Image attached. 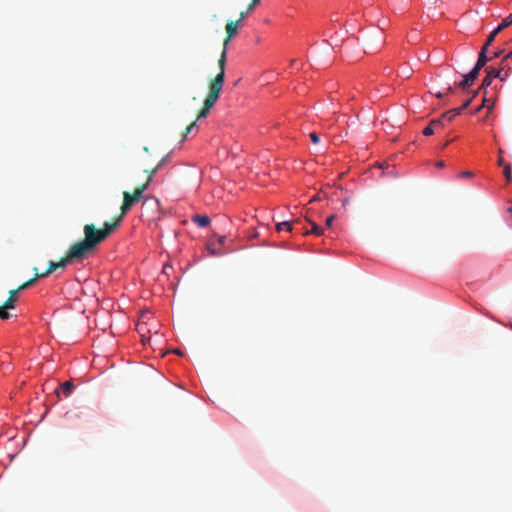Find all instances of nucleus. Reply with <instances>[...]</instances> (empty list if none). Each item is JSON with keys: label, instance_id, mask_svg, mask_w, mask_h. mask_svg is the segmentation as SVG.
I'll use <instances>...</instances> for the list:
<instances>
[{"label": "nucleus", "instance_id": "a878e982", "mask_svg": "<svg viewBox=\"0 0 512 512\" xmlns=\"http://www.w3.org/2000/svg\"><path fill=\"white\" fill-rule=\"evenodd\" d=\"M463 110L464 109L462 108V106H460L458 108H453V109L449 110V114L456 117L457 115H460Z\"/></svg>", "mask_w": 512, "mask_h": 512}, {"label": "nucleus", "instance_id": "4be33fe9", "mask_svg": "<svg viewBox=\"0 0 512 512\" xmlns=\"http://www.w3.org/2000/svg\"><path fill=\"white\" fill-rule=\"evenodd\" d=\"M500 32L497 30V28H495L487 37L486 39V46H490L491 43L494 41L495 37L499 34Z\"/></svg>", "mask_w": 512, "mask_h": 512}, {"label": "nucleus", "instance_id": "5701e85b", "mask_svg": "<svg viewBox=\"0 0 512 512\" xmlns=\"http://www.w3.org/2000/svg\"><path fill=\"white\" fill-rule=\"evenodd\" d=\"M10 308H4V304L0 306V318L2 320H7L11 317L10 313L8 312Z\"/></svg>", "mask_w": 512, "mask_h": 512}, {"label": "nucleus", "instance_id": "c85d7f7f", "mask_svg": "<svg viewBox=\"0 0 512 512\" xmlns=\"http://www.w3.org/2000/svg\"><path fill=\"white\" fill-rule=\"evenodd\" d=\"M441 117L444 121H448V122L452 121L455 118V116H452L451 114H449V111L443 113Z\"/></svg>", "mask_w": 512, "mask_h": 512}, {"label": "nucleus", "instance_id": "9d476101", "mask_svg": "<svg viewBox=\"0 0 512 512\" xmlns=\"http://www.w3.org/2000/svg\"><path fill=\"white\" fill-rule=\"evenodd\" d=\"M482 90L484 91L482 104L473 111V114H477L483 107H486L488 110L494 107V100L487 97L486 89Z\"/></svg>", "mask_w": 512, "mask_h": 512}, {"label": "nucleus", "instance_id": "39448f33", "mask_svg": "<svg viewBox=\"0 0 512 512\" xmlns=\"http://www.w3.org/2000/svg\"><path fill=\"white\" fill-rule=\"evenodd\" d=\"M504 69L511 70L512 67L507 62H502V67L499 69L494 68L492 66H487L485 69L487 75L482 80V84L478 90L481 91L482 89H487L492 84L494 78H499L501 81H505L506 77L508 76V73L506 72L505 75L502 76L501 72Z\"/></svg>", "mask_w": 512, "mask_h": 512}, {"label": "nucleus", "instance_id": "f8f14e48", "mask_svg": "<svg viewBox=\"0 0 512 512\" xmlns=\"http://www.w3.org/2000/svg\"><path fill=\"white\" fill-rule=\"evenodd\" d=\"M145 331H148L144 325L143 322H138L136 324V333L138 334V336L140 337V340L142 342L143 345L146 344V340H149V337L147 338L145 336Z\"/></svg>", "mask_w": 512, "mask_h": 512}, {"label": "nucleus", "instance_id": "09e8293b", "mask_svg": "<svg viewBox=\"0 0 512 512\" xmlns=\"http://www.w3.org/2000/svg\"><path fill=\"white\" fill-rule=\"evenodd\" d=\"M174 352H175L176 354H179V355L181 354V352H180L179 350H175Z\"/></svg>", "mask_w": 512, "mask_h": 512}, {"label": "nucleus", "instance_id": "1a4fd4ad", "mask_svg": "<svg viewBox=\"0 0 512 512\" xmlns=\"http://www.w3.org/2000/svg\"><path fill=\"white\" fill-rule=\"evenodd\" d=\"M489 60L490 58H488L487 55H484V53H479L478 60L471 71L475 72V74L479 76L480 70L487 64Z\"/></svg>", "mask_w": 512, "mask_h": 512}, {"label": "nucleus", "instance_id": "2eb2a0df", "mask_svg": "<svg viewBox=\"0 0 512 512\" xmlns=\"http://www.w3.org/2000/svg\"><path fill=\"white\" fill-rule=\"evenodd\" d=\"M310 223H311L312 228L309 231L308 230L305 231L303 233L304 235L314 234V235L320 236L323 234V229L320 228L315 222L311 221Z\"/></svg>", "mask_w": 512, "mask_h": 512}, {"label": "nucleus", "instance_id": "72a5a7b5", "mask_svg": "<svg viewBox=\"0 0 512 512\" xmlns=\"http://www.w3.org/2000/svg\"><path fill=\"white\" fill-rule=\"evenodd\" d=\"M251 11L252 10H248V7L246 8L245 11H241L240 14H239L240 15V20L245 19Z\"/></svg>", "mask_w": 512, "mask_h": 512}, {"label": "nucleus", "instance_id": "4c0bfd02", "mask_svg": "<svg viewBox=\"0 0 512 512\" xmlns=\"http://www.w3.org/2000/svg\"><path fill=\"white\" fill-rule=\"evenodd\" d=\"M503 53V50H499L497 52H495L491 57H490V60L493 59V58H498L502 55Z\"/></svg>", "mask_w": 512, "mask_h": 512}, {"label": "nucleus", "instance_id": "ddd939ff", "mask_svg": "<svg viewBox=\"0 0 512 512\" xmlns=\"http://www.w3.org/2000/svg\"><path fill=\"white\" fill-rule=\"evenodd\" d=\"M125 377L122 378L119 375L110 376L108 379V386L110 388H117L120 384H124Z\"/></svg>", "mask_w": 512, "mask_h": 512}, {"label": "nucleus", "instance_id": "6ab92c4d", "mask_svg": "<svg viewBox=\"0 0 512 512\" xmlns=\"http://www.w3.org/2000/svg\"><path fill=\"white\" fill-rule=\"evenodd\" d=\"M351 197H352V195L350 192H348V191L344 192V195L341 198L342 207L344 210H346L348 208V206L350 204Z\"/></svg>", "mask_w": 512, "mask_h": 512}, {"label": "nucleus", "instance_id": "cd10ccee", "mask_svg": "<svg viewBox=\"0 0 512 512\" xmlns=\"http://www.w3.org/2000/svg\"><path fill=\"white\" fill-rule=\"evenodd\" d=\"M443 121H444V120L442 119V117H440V118H437V119L432 120V121L430 122V124L435 128V127H438V126L443 125Z\"/></svg>", "mask_w": 512, "mask_h": 512}, {"label": "nucleus", "instance_id": "f257e3e1", "mask_svg": "<svg viewBox=\"0 0 512 512\" xmlns=\"http://www.w3.org/2000/svg\"><path fill=\"white\" fill-rule=\"evenodd\" d=\"M122 220V215L113 221L106 222L102 229L96 228L94 224H86L83 228L84 239L72 245L69 249L70 258L83 260L93 253L112 232H114Z\"/></svg>", "mask_w": 512, "mask_h": 512}, {"label": "nucleus", "instance_id": "37998d69", "mask_svg": "<svg viewBox=\"0 0 512 512\" xmlns=\"http://www.w3.org/2000/svg\"><path fill=\"white\" fill-rule=\"evenodd\" d=\"M225 239H226L225 236H220L219 239H218V242L220 244H223L225 242Z\"/></svg>", "mask_w": 512, "mask_h": 512}, {"label": "nucleus", "instance_id": "de8ad7c7", "mask_svg": "<svg viewBox=\"0 0 512 512\" xmlns=\"http://www.w3.org/2000/svg\"><path fill=\"white\" fill-rule=\"evenodd\" d=\"M507 212H508V213L511 215V217H512V207H509V208L507 209Z\"/></svg>", "mask_w": 512, "mask_h": 512}, {"label": "nucleus", "instance_id": "a19ab883", "mask_svg": "<svg viewBox=\"0 0 512 512\" xmlns=\"http://www.w3.org/2000/svg\"><path fill=\"white\" fill-rule=\"evenodd\" d=\"M444 166H445L444 161H437V162H436V167H437V168L441 169V168H443Z\"/></svg>", "mask_w": 512, "mask_h": 512}, {"label": "nucleus", "instance_id": "7ed1b4c3", "mask_svg": "<svg viewBox=\"0 0 512 512\" xmlns=\"http://www.w3.org/2000/svg\"><path fill=\"white\" fill-rule=\"evenodd\" d=\"M164 164V160H161L156 166L151 168H145L144 172L146 175V180L144 183L135 187L134 191L130 193V207L137 203L143 196V192L150 185L153 176L157 173L159 168Z\"/></svg>", "mask_w": 512, "mask_h": 512}, {"label": "nucleus", "instance_id": "412c9836", "mask_svg": "<svg viewBox=\"0 0 512 512\" xmlns=\"http://www.w3.org/2000/svg\"><path fill=\"white\" fill-rule=\"evenodd\" d=\"M330 196H329V193L326 192V191H320L318 194H316L311 200H310V203L311 202H315V201H320L322 199H329Z\"/></svg>", "mask_w": 512, "mask_h": 512}, {"label": "nucleus", "instance_id": "a18cd8bd", "mask_svg": "<svg viewBox=\"0 0 512 512\" xmlns=\"http://www.w3.org/2000/svg\"><path fill=\"white\" fill-rule=\"evenodd\" d=\"M444 95H445V94H443V93H441V92H438V93L436 94V97H438V98H442Z\"/></svg>", "mask_w": 512, "mask_h": 512}, {"label": "nucleus", "instance_id": "20e7f679", "mask_svg": "<svg viewBox=\"0 0 512 512\" xmlns=\"http://www.w3.org/2000/svg\"><path fill=\"white\" fill-rule=\"evenodd\" d=\"M225 29H226V36H225L224 42H223V49H222L221 55L218 59L219 73H223V74H225L228 44H229L230 40L232 38H234L238 32L237 23H230L229 21H227Z\"/></svg>", "mask_w": 512, "mask_h": 512}, {"label": "nucleus", "instance_id": "a211bd4d", "mask_svg": "<svg viewBox=\"0 0 512 512\" xmlns=\"http://www.w3.org/2000/svg\"><path fill=\"white\" fill-rule=\"evenodd\" d=\"M343 192L344 191L341 186H335V189L331 193H329V196H330L329 199H333V198L340 199L344 195Z\"/></svg>", "mask_w": 512, "mask_h": 512}, {"label": "nucleus", "instance_id": "f3484780", "mask_svg": "<svg viewBox=\"0 0 512 512\" xmlns=\"http://www.w3.org/2000/svg\"><path fill=\"white\" fill-rule=\"evenodd\" d=\"M512 24V15H508L506 18L502 20V23L497 27V30L499 32L503 31L507 27H509Z\"/></svg>", "mask_w": 512, "mask_h": 512}, {"label": "nucleus", "instance_id": "393cba45", "mask_svg": "<svg viewBox=\"0 0 512 512\" xmlns=\"http://www.w3.org/2000/svg\"><path fill=\"white\" fill-rule=\"evenodd\" d=\"M479 92H480L479 90L475 91V92L473 93V95H472L470 98H468L466 101H464V103H463V105H462V108H463V109H466V108L470 105V103L472 102L473 98H474V97H475Z\"/></svg>", "mask_w": 512, "mask_h": 512}, {"label": "nucleus", "instance_id": "c03bdc74", "mask_svg": "<svg viewBox=\"0 0 512 512\" xmlns=\"http://www.w3.org/2000/svg\"><path fill=\"white\" fill-rule=\"evenodd\" d=\"M209 249H211V251H212V254H213V255L218 254V252L216 251V249L212 248V244H210V245H209Z\"/></svg>", "mask_w": 512, "mask_h": 512}, {"label": "nucleus", "instance_id": "b1692460", "mask_svg": "<svg viewBox=\"0 0 512 512\" xmlns=\"http://www.w3.org/2000/svg\"><path fill=\"white\" fill-rule=\"evenodd\" d=\"M503 173H504V176H505V178H506L507 182H510V181H511V177H512V176H511L512 169H511V165H510V164H506V165L504 166V171H503Z\"/></svg>", "mask_w": 512, "mask_h": 512}, {"label": "nucleus", "instance_id": "f704fd0d", "mask_svg": "<svg viewBox=\"0 0 512 512\" xmlns=\"http://www.w3.org/2000/svg\"><path fill=\"white\" fill-rule=\"evenodd\" d=\"M336 218L335 215H331L326 219V226L331 227L334 219Z\"/></svg>", "mask_w": 512, "mask_h": 512}, {"label": "nucleus", "instance_id": "dca6fc26", "mask_svg": "<svg viewBox=\"0 0 512 512\" xmlns=\"http://www.w3.org/2000/svg\"><path fill=\"white\" fill-rule=\"evenodd\" d=\"M73 388L74 385L71 381H66L61 384V390L66 395V397H68L71 394Z\"/></svg>", "mask_w": 512, "mask_h": 512}, {"label": "nucleus", "instance_id": "7c9ffc66", "mask_svg": "<svg viewBox=\"0 0 512 512\" xmlns=\"http://www.w3.org/2000/svg\"><path fill=\"white\" fill-rule=\"evenodd\" d=\"M411 76V71L409 69H404L401 71V77L405 79H409Z\"/></svg>", "mask_w": 512, "mask_h": 512}, {"label": "nucleus", "instance_id": "c756f323", "mask_svg": "<svg viewBox=\"0 0 512 512\" xmlns=\"http://www.w3.org/2000/svg\"><path fill=\"white\" fill-rule=\"evenodd\" d=\"M261 0H251V2L248 4V10H253Z\"/></svg>", "mask_w": 512, "mask_h": 512}, {"label": "nucleus", "instance_id": "0eeeda50", "mask_svg": "<svg viewBox=\"0 0 512 512\" xmlns=\"http://www.w3.org/2000/svg\"><path fill=\"white\" fill-rule=\"evenodd\" d=\"M72 261H80L78 258H70L69 257V251L67 252L66 256L64 258H62L60 261L58 262H53L51 261L49 263V267L48 269L43 272V273H38V269L35 267L34 268V271H35V275H38V279L39 278H42V277H46L48 276L50 273H52L53 271H55L56 269L58 268H64L68 263L72 262Z\"/></svg>", "mask_w": 512, "mask_h": 512}, {"label": "nucleus", "instance_id": "49530a36", "mask_svg": "<svg viewBox=\"0 0 512 512\" xmlns=\"http://www.w3.org/2000/svg\"><path fill=\"white\" fill-rule=\"evenodd\" d=\"M498 165H503V158H502V157H500V158L498 159Z\"/></svg>", "mask_w": 512, "mask_h": 512}, {"label": "nucleus", "instance_id": "473e14b6", "mask_svg": "<svg viewBox=\"0 0 512 512\" xmlns=\"http://www.w3.org/2000/svg\"><path fill=\"white\" fill-rule=\"evenodd\" d=\"M196 121L192 122L187 128H186V131H185V136H187L196 126Z\"/></svg>", "mask_w": 512, "mask_h": 512}, {"label": "nucleus", "instance_id": "79ce46f5", "mask_svg": "<svg viewBox=\"0 0 512 512\" xmlns=\"http://www.w3.org/2000/svg\"><path fill=\"white\" fill-rule=\"evenodd\" d=\"M453 93H454V88L448 87L447 92L445 94L448 95V94H453Z\"/></svg>", "mask_w": 512, "mask_h": 512}, {"label": "nucleus", "instance_id": "423d86ee", "mask_svg": "<svg viewBox=\"0 0 512 512\" xmlns=\"http://www.w3.org/2000/svg\"><path fill=\"white\" fill-rule=\"evenodd\" d=\"M37 279H38V275H34L33 278H31L28 281L22 283L18 288L10 290L9 291V297L3 303L4 304V308L14 309L15 308V302L17 301V298H18V296H17L18 293L20 291H23V290L29 288L30 286H32L37 281Z\"/></svg>", "mask_w": 512, "mask_h": 512}, {"label": "nucleus", "instance_id": "aec40b11", "mask_svg": "<svg viewBox=\"0 0 512 512\" xmlns=\"http://www.w3.org/2000/svg\"><path fill=\"white\" fill-rule=\"evenodd\" d=\"M128 211V190L123 192V202L121 206L122 215Z\"/></svg>", "mask_w": 512, "mask_h": 512}, {"label": "nucleus", "instance_id": "f03ea898", "mask_svg": "<svg viewBox=\"0 0 512 512\" xmlns=\"http://www.w3.org/2000/svg\"><path fill=\"white\" fill-rule=\"evenodd\" d=\"M224 81H225V74L219 73V72L214 78H212L210 80L209 92L204 100L202 109L198 113L197 120L205 118L208 115L210 109L214 106L216 101L219 99Z\"/></svg>", "mask_w": 512, "mask_h": 512}, {"label": "nucleus", "instance_id": "ea45409f", "mask_svg": "<svg viewBox=\"0 0 512 512\" xmlns=\"http://www.w3.org/2000/svg\"><path fill=\"white\" fill-rule=\"evenodd\" d=\"M489 46H486V43H484L480 53H484V55H487Z\"/></svg>", "mask_w": 512, "mask_h": 512}, {"label": "nucleus", "instance_id": "8fccbe9b", "mask_svg": "<svg viewBox=\"0 0 512 512\" xmlns=\"http://www.w3.org/2000/svg\"><path fill=\"white\" fill-rule=\"evenodd\" d=\"M511 15H512V13H511Z\"/></svg>", "mask_w": 512, "mask_h": 512}, {"label": "nucleus", "instance_id": "2f4dec72", "mask_svg": "<svg viewBox=\"0 0 512 512\" xmlns=\"http://www.w3.org/2000/svg\"><path fill=\"white\" fill-rule=\"evenodd\" d=\"M310 139L311 141L314 143V144H318L319 143V136L316 134V133H310Z\"/></svg>", "mask_w": 512, "mask_h": 512}, {"label": "nucleus", "instance_id": "9b49d317", "mask_svg": "<svg viewBox=\"0 0 512 512\" xmlns=\"http://www.w3.org/2000/svg\"><path fill=\"white\" fill-rule=\"evenodd\" d=\"M192 221L199 227H207L210 224V218L207 215H195Z\"/></svg>", "mask_w": 512, "mask_h": 512}, {"label": "nucleus", "instance_id": "4468645a", "mask_svg": "<svg viewBox=\"0 0 512 512\" xmlns=\"http://www.w3.org/2000/svg\"><path fill=\"white\" fill-rule=\"evenodd\" d=\"M298 222H299L298 220L293 221V222H290V221L280 222L276 225V230L277 231H282V230L291 231L293 229V224L298 223Z\"/></svg>", "mask_w": 512, "mask_h": 512}, {"label": "nucleus", "instance_id": "bb28decb", "mask_svg": "<svg viewBox=\"0 0 512 512\" xmlns=\"http://www.w3.org/2000/svg\"><path fill=\"white\" fill-rule=\"evenodd\" d=\"M433 133H434V127H433L431 124H429V125H428L424 130H423V134H424L425 136H430V135H432Z\"/></svg>", "mask_w": 512, "mask_h": 512}, {"label": "nucleus", "instance_id": "e433bc0d", "mask_svg": "<svg viewBox=\"0 0 512 512\" xmlns=\"http://www.w3.org/2000/svg\"><path fill=\"white\" fill-rule=\"evenodd\" d=\"M228 21H229L230 23H237V28H239V27H241V26H242V21H243V20H240V17H239V18H238L237 20H235V21H233V20H228Z\"/></svg>", "mask_w": 512, "mask_h": 512}, {"label": "nucleus", "instance_id": "58836bf2", "mask_svg": "<svg viewBox=\"0 0 512 512\" xmlns=\"http://www.w3.org/2000/svg\"><path fill=\"white\" fill-rule=\"evenodd\" d=\"M473 175H474L473 172H470V171H465V172L461 173L462 177H472Z\"/></svg>", "mask_w": 512, "mask_h": 512}, {"label": "nucleus", "instance_id": "c9c22d12", "mask_svg": "<svg viewBox=\"0 0 512 512\" xmlns=\"http://www.w3.org/2000/svg\"><path fill=\"white\" fill-rule=\"evenodd\" d=\"M149 316H150V313H149V312H142V314H141V316H140V319H141L142 321H144V320L148 319V318H149Z\"/></svg>", "mask_w": 512, "mask_h": 512}, {"label": "nucleus", "instance_id": "6e6552de", "mask_svg": "<svg viewBox=\"0 0 512 512\" xmlns=\"http://www.w3.org/2000/svg\"><path fill=\"white\" fill-rule=\"evenodd\" d=\"M475 72L470 71L468 74L463 75V80L458 83V87L465 90L469 88L473 82L477 79Z\"/></svg>", "mask_w": 512, "mask_h": 512}]
</instances>
